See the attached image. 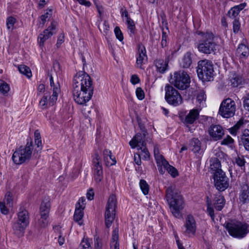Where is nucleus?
<instances>
[{"label":"nucleus","mask_w":249,"mask_h":249,"mask_svg":"<svg viewBox=\"0 0 249 249\" xmlns=\"http://www.w3.org/2000/svg\"><path fill=\"white\" fill-rule=\"evenodd\" d=\"M73 97L75 102L81 105H86L93 95L94 86L90 77L83 71L74 77Z\"/></svg>","instance_id":"f257e3e1"},{"label":"nucleus","mask_w":249,"mask_h":249,"mask_svg":"<svg viewBox=\"0 0 249 249\" xmlns=\"http://www.w3.org/2000/svg\"><path fill=\"white\" fill-rule=\"evenodd\" d=\"M166 197L174 216L178 218L181 217V211L184 207L185 203L182 196L175 186H170L166 189Z\"/></svg>","instance_id":"f03ea898"},{"label":"nucleus","mask_w":249,"mask_h":249,"mask_svg":"<svg viewBox=\"0 0 249 249\" xmlns=\"http://www.w3.org/2000/svg\"><path fill=\"white\" fill-rule=\"evenodd\" d=\"M197 34L202 37L197 45V49L200 52L210 54L216 50L214 35L212 32H197Z\"/></svg>","instance_id":"7ed1b4c3"},{"label":"nucleus","mask_w":249,"mask_h":249,"mask_svg":"<svg viewBox=\"0 0 249 249\" xmlns=\"http://www.w3.org/2000/svg\"><path fill=\"white\" fill-rule=\"evenodd\" d=\"M226 228L230 235L238 239L244 238L249 233V224L244 222L228 223Z\"/></svg>","instance_id":"20e7f679"},{"label":"nucleus","mask_w":249,"mask_h":249,"mask_svg":"<svg viewBox=\"0 0 249 249\" xmlns=\"http://www.w3.org/2000/svg\"><path fill=\"white\" fill-rule=\"evenodd\" d=\"M196 72L198 78L202 81H211L214 75L212 62L207 59L199 61Z\"/></svg>","instance_id":"39448f33"},{"label":"nucleus","mask_w":249,"mask_h":249,"mask_svg":"<svg viewBox=\"0 0 249 249\" xmlns=\"http://www.w3.org/2000/svg\"><path fill=\"white\" fill-rule=\"evenodd\" d=\"M32 142H27L25 147H20L13 154L14 162L16 164H21L29 161L32 156Z\"/></svg>","instance_id":"423d86ee"},{"label":"nucleus","mask_w":249,"mask_h":249,"mask_svg":"<svg viewBox=\"0 0 249 249\" xmlns=\"http://www.w3.org/2000/svg\"><path fill=\"white\" fill-rule=\"evenodd\" d=\"M190 77L187 72L184 71H176L171 83L180 90L186 89L190 86Z\"/></svg>","instance_id":"0eeeda50"},{"label":"nucleus","mask_w":249,"mask_h":249,"mask_svg":"<svg viewBox=\"0 0 249 249\" xmlns=\"http://www.w3.org/2000/svg\"><path fill=\"white\" fill-rule=\"evenodd\" d=\"M117 205L116 196L111 195L108 198L105 213V224L109 228L114 221L115 216V209Z\"/></svg>","instance_id":"6e6552de"},{"label":"nucleus","mask_w":249,"mask_h":249,"mask_svg":"<svg viewBox=\"0 0 249 249\" xmlns=\"http://www.w3.org/2000/svg\"><path fill=\"white\" fill-rule=\"evenodd\" d=\"M29 223L28 212L23 208H20L18 213V220L13 226L17 233L22 232Z\"/></svg>","instance_id":"1a4fd4ad"},{"label":"nucleus","mask_w":249,"mask_h":249,"mask_svg":"<svg viewBox=\"0 0 249 249\" xmlns=\"http://www.w3.org/2000/svg\"><path fill=\"white\" fill-rule=\"evenodd\" d=\"M165 99L170 105L177 107L182 102V99L178 91L172 86L167 84L165 87Z\"/></svg>","instance_id":"9d476101"},{"label":"nucleus","mask_w":249,"mask_h":249,"mask_svg":"<svg viewBox=\"0 0 249 249\" xmlns=\"http://www.w3.org/2000/svg\"><path fill=\"white\" fill-rule=\"evenodd\" d=\"M236 111L235 102L231 98L224 100L221 103L219 108V114L225 118L233 117Z\"/></svg>","instance_id":"9b49d317"},{"label":"nucleus","mask_w":249,"mask_h":249,"mask_svg":"<svg viewBox=\"0 0 249 249\" xmlns=\"http://www.w3.org/2000/svg\"><path fill=\"white\" fill-rule=\"evenodd\" d=\"M92 169L94 179L96 182H100L103 178V167L101 159L97 153H95L92 157Z\"/></svg>","instance_id":"f8f14e48"},{"label":"nucleus","mask_w":249,"mask_h":249,"mask_svg":"<svg viewBox=\"0 0 249 249\" xmlns=\"http://www.w3.org/2000/svg\"><path fill=\"white\" fill-rule=\"evenodd\" d=\"M55 29V25L52 23L51 25L45 30L43 33L39 34L38 37V43L40 47L44 46L45 41L53 34V30Z\"/></svg>","instance_id":"ddd939ff"},{"label":"nucleus","mask_w":249,"mask_h":249,"mask_svg":"<svg viewBox=\"0 0 249 249\" xmlns=\"http://www.w3.org/2000/svg\"><path fill=\"white\" fill-rule=\"evenodd\" d=\"M209 172L212 175L215 187L218 189V159L214 158L210 160Z\"/></svg>","instance_id":"4468645a"},{"label":"nucleus","mask_w":249,"mask_h":249,"mask_svg":"<svg viewBox=\"0 0 249 249\" xmlns=\"http://www.w3.org/2000/svg\"><path fill=\"white\" fill-rule=\"evenodd\" d=\"M239 200L242 205L249 202V186L246 183H242L240 185Z\"/></svg>","instance_id":"2eb2a0df"},{"label":"nucleus","mask_w":249,"mask_h":249,"mask_svg":"<svg viewBox=\"0 0 249 249\" xmlns=\"http://www.w3.org/2000/svg\"><path fill=\"white\" fill-rule=\"evenodd\" d=\"M220 167L221 165L219 161V191H223L229 186V179Z\"/></svg>","instance_id":"dca6fc26"},{"label":"nucleus","mask_w":249,"mask_h":249,"mask_svg":"<svg viewBox=\"0 0 249 249\" xmlns=\"http://www.w3.org/2000/svg\"><path fill=\"white\" fill-rule=\"evenodd\" d=\"M146 50L143 46H140L136 54V66L137 68L142 69V65L147 61Z\"/></svg>","instance_id":"f3484780"},{"label":"nucleus","mask_w":249,"mask_h":249,"mask_svg":"<svg viewBox=\"0 0 249 249\" xmlns=\"http://www.w3.org/2000/svg\"><path fill=\"white\" fill-rule=\"evenodd\" d=\"M199 112L196 109H193L190 111L184 118H181L182 122L187 126L193 124L198 118Z\"/></svg>","instance_id":"a211bd4d"},{"label":"nucleus","mask_w":249,"mask_h":249,"mask_svg":"<svg viewBox=\"0 0 249 249\" xmlns=\"http://www.w3.org/2000/svg\"><path fill=\"white\" fill-rule=\"evenodd\" d=\"M185 226L186 227V233L188 234H195L196 230V221L192 215H187L186 218Z\"/></svg>","instance_id":"6ab92c4d"},{"label":"nucleus","mask_w":249,"mask_h":249,"mask_svg":"<svg viewBox=\"0 0 249 249\" xmlns=\"http://www.w3.org/2000/svg\"><path fill=\"white\" fill-rule=\"evenodd\" d=\"M145 134L144 133L142 135L141 133H137L134 137L130 141L129 144L132 148H135L137 146H144L145 144L144 142V137Z\"/></svg>","instance_id":"aec40b11"},{"label":"nucleus","mask_w":249,"mask_h":249,"mask_svg":"<svg viewBox=\"0 0 249 249\" xmlns=\"http://www.w3.org/2000/svg\"><path fill=\"white\" fill-rule=\"evenodd\" d=\"M236 55L240 59H247L249 56V46L240 43L236 50Z\"/></svg>","instance_id":"412c9836"},{"label":"nucleus","mask_w":249,"mask_h":249,"mask_svg":"<svg viewBox=\"0 0 249 249\" xmlns=\"http://www.w3.org/2000/svg\"><path fill=\"white\" fill-rule=\"evenodd\" d=\"M50 84L51 89L53 90L52 97L50 102L53 103L55 100H57L58 95L60 92V87L58 82L56 84L54 83L53 77L51 75L50 76Z\"/></svg>","instance_id":"4be33fe9"},{"label":"nucleus","mask_w":249,"mask_h":249,"mask_svg":"<svg viewBox=\"0 0 249 249\" xmlns=\"http://www.w3.org/2000/svg\"><path fill=\"white\" fill-rule=\"evenodd\" d=\"M239 144L244 146L246 151H249V129H244L238 139Z\"/></svg>","instance_id":"5701e85b"},{"label":"nucleus","mask_w":249,"mask_h":249,"mask_svg":"<svg viewBox=\"0 0 249 249\" xmlns=\"http://www.w3.org/2000/svg\"><path fill=\"white\" fill-rule=\"evenodd\" d=\"M104 160L106 166H110L115 165L116 163L115 158L112 156L111 152L107 149L103 151Z\"/></svg>","instance_id":"b1692460"},{"label":"nucleus","mask_w":249,"mask_h":249,"mask_svg":"<svg viewBox=\"0 0 249 249\" xmlns=\"http://www.w3.org/2000/svg\"><path fill=\"white\" fill-rule=\"evenodd\" d=\"M52 97V95L50 96L47 93H45L42 99L39 101V106L42 109H45L47 108L48 106H53L54 105L57 100H55L53 103H51L50 102L51 101V99Z\"/></svg>","instance_id":"393cba45"},{"label":"nucleus","mask_w":249,"mask_h":249,"mask_svg":"<svg viewBox=\"0 0 249 249\" xmlns=\"http://www.w3.org/2000/svg\"><path fill=\"white\" fill-rule=\"evenodd\" d=\"M119 229L115 228L112 234L111 240L110 243V249H119Z\"/></svg>","instance_id":"a878e982"},{"label":"nucleus","mask_w":249,"mask_h":249,"mask_svg":"<svg viewBox=\"0 0 249 249\" xmlns=\"http://www.w3.org/2000/svg\"><path fill=\"white\" fill-rule=\"evenodd\" d=\"M246 5L247 3L244 2L231 8L229 11L230 17L235 18L239 15L240 12L243 10Z\"/></svg>","instance_id":"bb28decb"},{"label":"nucleus","mask_w":249,"mask_h":249,"mask_svg":"<svg viewBox=\"0 0 249 249\" xmlns=\"http://www.w3.org/2000/svg\"><path fill=\"white\" fill-rule=\"evenodd\" d=\"M192 63L191 53L187 52L184 54L180 62V66L183 68H188L190 67Z\"/></svg>","instance_id":"cd10ccee"},{"label":"nucleus","mask_w":249,"mask_h":249,"mask_svg":"<svg viewBox=\"0 0 249 249\" xmlns=\"http://www.w3.org/2000/svg\"><path fill=\"white\" fill-rule=\"evenodd\" d=\"M51 204L48 198L44 199L41 204L40 211V214H46L49 215Z\"/></svg>","instance_id":"c85d7f7f"},{"label":"nucleus","mask_w":249,"mask_h":249,"mask_svg":"<svg viewBox=\"0 0 249 249\" xmlns=\"http://www.w3.org/2000/svg\"><path fill=\"white\" fill-rule=\"evenodd\" d=\"M201 143L198 139H192L189 143V148L194 153H198L200 150Z\"/></svg>","instance_id":"c756f323"},{"label":"nucleus","mask_w":249,"mask_h":249,"mask_svg":"<svg viewBox=\"0 0 249 249\" xmlns=\"http://www.w3.org/2000/svg\"><path fill=\"white\" fill-rule=\"evenodd\" d=\"M218 200H214L213 204H212L209 203V200H207V212L209 215L211 216L212 220L214 221V208L217 210V204Z\"/></svg>","instance_id":"7c9ffc66"},{"label":"nucleus","mask_w":249,"mask_h":249,"mask_svg":"<svg viewBox=\"0 0 249 249\" xmlns=\"http://www.w3.org/2000/svg\"><path fill=\"white\" fill-rule=\"evenodd\" d=\"M155 65L158 71L163 73L166 70L168 64L163 59H158L155 61Z\"/></svg>","instance_id":"2f4dec72"},{"label":"nucleus","mask_w":249,"mask_h":249,"mask_svg":"<svg viewBox=\"0 0 249 249\" xmlns=\"http://www.w3.org/2000/svg\"><path fill=\"white\" fill-rule=\"evenodd\" d=\"M83 210L78 208L77 206L76 207L73 218L74 221L78 222V224L80 225H82L83 224L82 218L83 216Z\"/></svg>","instance_id":"473e14b6"},{"label":"nucleus","mask_w":249,"mask_h":249,"mask_svg":"<svg viewBox=\"0 0 249 249\" xmlns=\"http://www.w3.org/2000/svg\"><path fill=\"white\" fill-rule=\"evenodd\" d=\"M18 70L20 73L25 75L27 77L29 78L31 77L32 76V72L30 68L26 65H18Z\"/></svg>","instance_id":"72a5a7b5"},{"label":"nucleus","mask_w":249,"mask_h":249,"mask_svg":"<svg viewBox=\"0 0 249 249\" xmlns=\"http://www.w3.org/2000/svg\"><path fill=\"white\" fill-rule=\"evenodd\" d=\"M209 134L211 138L214 141H217L218 139V125H212L208 129Z\"/></svg>","instance_id":"f704fd0d"},{"label":"nucleus","mask_w":249,"mask_h":249,"mask_svg":"<svg viewBox=\"0 0 249 249\" xmlns=\"http://www.w3.org/2000/svg\"><path fill=\"white\" fill-rule=\"evenodd\" d=\"M196 99L199 104V107H204L205 106V101L206 100L205 92L203 90L200 91L197 95Z\"/></svg>","instance_id":"c9c22d12"},{"label":"nucleus","mask_w":249,"mask_h":249,"mask_svg":"<svg viewBox=\"0 0 249 249\" xmlns=\"http://www.w3.org/2000/svg\"><path fill=\"white\" fill-rule=\"evenodd\" d=\"M235 162L237 166L241 168V170H245V163L246 162L243 156H238L235 158Z\"/></svg>","instance_id":"e433bc0d"},{"label":"nucleus","mask_w":249,"mask_h":249,"mask_svg":"<svg viewBox=\"0 0 249 249\" xmlns=\"http://www.w3.org/2000/svg\"><path fill=\"white\" fill-rule=\"evenodd\" d=\"M231 84L233 87H238L244 83V79L241 76H235L231 80Z\"/></svg>","instance_id":"4c0bfd02"},{"label":"nucleus","mask_w":249,"mask_h":249,"mask_svg":"<svg viewBox=\"0 0 249 249\" xmlns=\"http://www.w3.org/2000/svg\"><path fill=\"white\" fill-rule=\"evenodd\" d=\"M164 169H166L167 172L173 177H176L178 175V172L177 170L173 166L170 165L168 163V164L165 165L163 166Z\"/></svg>","instance_id":"58836bf2"},{"label":"nucleus","mask_w":249,"mask_h":249,"mask_svg":"<svg viewBox=\"0 0 249 249\" xmlns=\"http://www.w3.org/2000/svg\"><path fill=\"white\" fill-rule=\"evenodd\" d=\"M155 158L158 166H163L168 164V162L164 159V157L160 154L155 156Z\"/></svg>","instance_id":"ea45409f"},{"label":"nucleus","mask_w":249,"mask_h":249,"mask_svg":"<svg viewBox=\"0 0 249 249\" xmlns=\"http://www.w3.org/2000/svg\"><path fill=\"white\" fill-rule=\"evenodd\" d=\"M140 187L144 195H147L149 192V185L146 181L143 179L140 180Z\"/></svg>","instance_id":"a19ab883"},{"label":"nucleus","mask_w":249,"mask_h":249,"mask_svg":"<svg viewBox=\"0 0 249 249\" xmlns=\"http://www.w3.org/2000/svg\"><path fill=\"white\" fill-rule=\"evenodd\" d=\"M16 22V19L13 17H9L6 19V26L8 30L11 31L13 29V27Z\"/></svg>","instance_id":"79ce46f5"},{"label":"nucleus","mask_w":249,"mask_h":249,"mask_svg":"<svg viewBox=\"0 0 249 249\" xmlns=\"http://www.w3.org/2000/svg\"><path fill=\"white\" fill-rule=\"evenodd\" d=\"M48 215L46 214H40V218L38 219V224L41 227H46L48 223Z\"/></svg>","instance_id":"37998d69"},{"label":"nucleus","mask_w":249,"mask_h":249,"mask_svg":"<svg viewBox=\"0 0 249 249\" xmlns=\"http://www.w3.org/2000/svg\"><path fill=\"white\" fill-rule=\"evenodd\" d=\"M9 85L4 81L0 80V92L3 94H5L9 91Z\"/></svg>","instance_id":"c03bdc74"},{"label":"nucleus","mask_w":249,"mask_h":249,"mask_svg":"<svg viewBox=\"0 0 249 249\" xmlns=\"http://www.w3.org/2000/svg\"><path fill=\"white\" fill-rule=\"evenodd\" d=\"M52 11L51 9L48 10L46 13L40 17V23L44 25L47 20H49L52 15Z\"/></svg>","instance_id":"a18cd8bd"},{"label":"nucleus","mask_w":249,"mask_h":249,"mask_svg":"<svg viewBox=\"0 0 249 249\" xmlns=\"http://www.w3.org/2000/svg\"><path fill=\"white\" fill-rule=\"evenodd\" d=\"M3 202H5L9 207H12L13 206L12 196L10 192H7L6 194Z\"/></svg>","instance_id":"49530a36"},{"label":"nucleus","mask_w":249,"mask_h":249,"mask_svg":"<svg viewBox=\"0 0 249 249\" xmlns=\"http://www.w3.org/2000/svg\"><path fill=\"white\" fill-rule=\"evenodd\" d=\"M80 247L81 249H91L89 239L84 238L80 244Z\"/></svg>","instance_id":"de8ad7c7"},{"label":"nucleus","mask_w":249,"mask_h":249,"mask_svg":"<svg viewBox=\"0 0 249 249\" xmlns=\"http://www.w3.org/2000/svg\"><path fill=\"white\" fill-rule=\"evenodd\" d=\"M126 23L127 24V29L132 34H134L135 30V25L134 21L131 18H129L126 20Z\"/></svg>","instance_id":"09e8293b"},{"label":"nucleus","mask_w":249,"mask_h":249,"mask_svg":"<svg viewBox=\"0 0 249 249\" xmlns=\"http://www.w3.org/2000/svg\"><path fill=\"white\" fill-rule=\"evenodd\" d=\"M234 142V140L230 136L227 135L226 137L223 139L221 142V145H229Z\"/></svg>","instance_id":"8fccbe9b"},{"label":"nucleus","mask_w":249,"mask_h":249,"mask_svg":"<svg viewBox=\"0 0 249 249\" xmlns=\"http://www.w3.org/2000/svg\"><path fill=\"white\" fill-rule=\"evenodd\" d=\"M20 175L22 179L23 183H25L27 182L29 177V172L27 169H24L20 171Z\"/></svg>","instance_id":"3c124183"},{"label":"nucleus","mask_w":249,"mask_h":249,"mask_svg":"<svg viewBox=\"0 0 249 249\" xmlns=\"http://www.w3.org/2000/svg\"><path fill=\"white\" fill-rule=\"evenodd\" d=\"M10 207L5 202H0V212L2 213L7 214L8 213V208Z\"/></svg>","instance_id":"603ef678"},{"label":"nucleus","mask_w":249,"mask_h":249,"mask_svg":"<svg viewBox=\"0 0 249 249\" xmlns=\"http://www.w3.org/2000/svg\"><path fill=\"white\" fill-rule=\"evenodd\" d=\"M114 33L115 36L120 41H122L124 39L123 35L120 28L118 26L116 27L114 29Z\"/></svg>","instance_id":"864d4df0"},{"label":"nucleus","mask_w":249,"mask_h":249,"mask_svg":"<svg viewBox=\"0 0 249 249\" xmlns=\"http://www.w3.org/2000/svg\"><path fill=\"white\" fill-rule=\"evenodd\" d=\"M136 94L139 100H142L144 98V93L141 88H137L136 90Z\"/></svg>","instance_id":"5fc2aeb1"},{"label":"nucleus","mask_w":249,"mask_h":249,"mask_svg":"<svg viewBox=\"0 0 249 249\" xmlns=\"http://www.w3.org/2000/svg\"><path fill=\"white\" fill-rule=\"evenodd\" d=\"M240 28V23L238 19H235L233 21V31L234 33H237Z\"/></svg>","instance_id":"6e6d98bb"},{"label":"nucleus","mask_w":249,"mask_h":249,"mask_svg":"<svg viewBox=\"0 0 249 249\" xmlns=\"http://www.w3.org/2000/svg\"><path fill=\"white\" fill-rule=\"evenodd\" d=\"M98 27L101 31H103V32H105L108 30L109 26L108 22L105 20L102 24H99Z\"/></svg>","instance_id":"4d7b16f0"},{"label":"nucleus","mask_w":249,"mask_h":249,"mask_svg":"<svg viewBox=\"0 0 249 249\" xmlns=\"http://www.w3.org/2000/svg\"><path fill=\"white\" fill-rule=\"evenodd\" d=\"M85 201L86 199L84 197H81L77 204H76V207H78V208L84 210L85 207Z\"/></svg>","instance_id":"13d9d810"},{"label":"nucleus","mask_w":249,"mask_h":249,"mask_svg":"<svg viewBox=\"0 0 249 249\" xmlns=\"http://www.w3.org/2000/svg\"><path fill=\"white\" fill-rule=\"evenodd\" d=\"M225 199L223 196H219V211H221L225 205Z\"/></svg>","instance_id":"bf43d9fd"},{"label":"nucleus","mask_w":249,"mask_h":249,"mask_svg":"<svg viewBox=\"0 0 249 249\" xmlns=\"http://www.w3.org/2000/svg\"><path fill=\"white\" fill-rule=\"evenodd\" d=\"M141 155L142 158H144V159H148L150 157L149 153L147 149L146 148H143V149H142Z\"/></svg>","instance_id":"052dcab7"},{"label":"nucleus","mask_w":249,"mask_h":249,"mask_svg":"<svg viewBox=\"0 0 249 249\" xmlns=\"http://www.w3.org/2000/svg\"><path fill=\"white\" fill-rule=\"evenodd\" d=\"M94 248L95 249H102V243L101 240L99 237H97L95 239Z\"/></svg>","instance_id":"680f3d73"},{"label":"nucleus","mask_w":249,"mask_h":249,"mask_svg":"<svg viewBox=\"0 0 249 249\" xmlns=\"http://www.w3.org/2000/svg\"><path fill=\"white\" fill-rule=\"evenodd\" d=\"M167 36L164 32H162V38L161 41V45L162 48L166 46L167 45Z\"/></svg>","instance_id":"e2e57ef3"},{"label":"nucleus","mask_w":249,"mask_h":249,"mask_svg":"<svg viewBox=\"0 0 249 249\" xmlns=\"http://www.w3.org/2000/svg\"><path fill=\"white\" fill-rule=\"evenodd\" d=\"M244 124V120L243 118H241L234 125L239 131L240 129Z\"/></svg>","instance_id":"0e129e2a"},{"label":"nucleus","mask_w":249,"mask_h":249,"mask_svg":"<svg viewBox=\"0 0 249 249\" xmlns=\"http://www.w3.org/2000/svg\"><path fill=\"white\" fill-rule=\"evenodd\" d=\"M244 124V120L243 118H241L234 125L239 131L240 129Z\"/></svg>","instance_id":"69168bd1"},{"label":"nucleus","mask_w":249,"mask_h":249,"mask_svg":"<svg viewBox=\"0 0 249 249\" xmlns=\"http://www.w3.org/2000/svg\"><path fill=\"white\" fill-rule=\"evenodd\" d=\"M228 130L230 134L233 136H236L239 132L238 130H237V129L235 127V126H234V125L229 128Z\"/></svg>","instance_id":"338daca9"},{"label":"nucleus","mask_w":249,"mask_h":249,"mask_svg":"<svg viewBox=\"0 0 249 249\" xmlns=\"http://www.w3.org/2000/svg\"><path fill=\"white\" fill-rule=\"evenodd\" d=\"M140 79L137 75L134 74L131 76L130 81L132 84L135 85L138 84L140 82Z\"/></svg>","instance_id":"774afa93"}]
</instances>
